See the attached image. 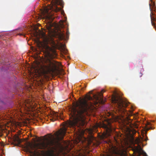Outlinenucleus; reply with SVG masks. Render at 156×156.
I'll use <instances>...</instances> for the list:
<instances>
[{
    "label": "nucleus",
    "instance_id": "9b49d317",
    "mask_svg": "<svg viewBox=\"0 0 156 156\" xmlns=\"http://www.w3.org/2000/svg\"><path fill=\"white\" fill-rule=\"evenodd\" d=\"M137 144H138V145L137 146L134 147L135 150L136 152L140 151L142 150L140 145H139L137 142Z\"/></svg>",
    "mask_w": 156,
    "mask_h": 156
},
{
    "label": "nucleus",
    "instance_id": "2eb2a0df",
    "mask_svg": "<svg viewBox=\"0 0 156 156\" xmlns=\"http://www.w3.org/2000/svg\"><path fill=\"white\" fill-rule=\"evenodd\" d=\"M127 120L129 123H130L131 122V121H132L131 120V119H129L128 117H127Z\"/></svg>",
    "mask_w": 156,
    "mask_h": 156
},
{
    "label": "nucleus",
    "instance_id": "a211bd4d",
    "mask_svg": "<svg viewBox=\"0 0 156 156\" xmlns=\"http://www.w3.org/2000/svg\"><path fill=\"white\" fill-rule=\"evenodd\" d=\"M142 75L143 74H142V73H140L139 74V76L140 77H141V76H142Z\"/></svg>",
    "mask_w": 156,
    "mask_h": 156
},
{
    "label": "nucleus",
    "instance_id": "7ed1b4c3",
    "mask_svg": "<svg viewBox=\"0 0 156 156\" xmlns=\"http://www.w3.org/2000/svg\"><path fill=\"white\" fill-rule=\"evenodd\" d=\"M48 65H46L43 63L37 62L34 66V68L36 71L39 73L45 74L48 73H54L56 70V66L53 63L49 61Z\"/></svg>",
    "mask_w": 156,
    "mask_h": 156
},
{
    "label": "nucleus",
    "instance_id": "1a4fd4ad",
    "mask_svg": "<svg viewBox=\"0 0 156 156\" xmlns=\"http://www.w3.org/2000/svg\"><path fill=\"white\" fill-rule=\"evenodd\" d=\"M58 37L60 40H63L65 38L64 34L62 32L60 31L58 34Z\"/></svg>",
    "mask_w": 156,
    "mask_h": 156
},
{
    "label": "nucleus",
    "instance_id": "6e6552de",
    "mask_svg": "<svg viewBox=\"0 0 156 156\" xmlns=\"http://www.w3.org/2000/svg\"><path fill=\"white\" fill-rule=\"evenodd\" d=\"M51 117L52 118L50 119V120L51 121L54 122L58 119L59 116L57 112H52L51 114Z\"/></svg>",
    "mask_w": 156,
    "mask_h": 156
},
{
    "label": "nucleus",
    "instance_id": "f257e3e1",
    "mask_svg": "<svg viewBox=\"0 0 156 156\" xmlns=\"http://www.w3.org/2000/svg\"><path fill=\"white\" fill-rule=\"evenodd\" d=\"M94 106L93 104L87 102L86 100L83 99L79 102H76L71 109V115L72 118V120L67 122L61 130L55 134L58 140H62L65 135L67 128L66 126L74 128H79V130L81 127L86 124V116L88 115L89 113L91 112Z\"/></svg>",
    "mask_w": 156,
    "mask_h": 156
},
{
    "label": "nucleus",
    "instance_id": "412c9836",
    "mask_svg": "<svg viewBox=\"0 0 156 156\" xmlns=\"http://www.w3.org/2000/svg\"><path fill=\"white\" fill-rule=\"evenodd\" d=\"M51 28L50 27H48V30H49Z\"/></svg>",
    "mask_w": 156,
    "mask_h": 156
},
{
    "label": "nucleus",
    "instance_id": "39448f33",
    "mask_svg": "<svg viewBox=\"0 0 156 156\" xmlns=\"http://www.w3.org/2000/svg\"><path fill=\"white\" fill-rule=\"evenodd\" d=\"M45 52L47 55L51 59L55 58L57 56V54L55 48L46 45L45 46Z\"/></svg>",
    "mask_w": 156,
    "mask_h": 156
},
{
    "label": "nucleus",
    "instance_id": "f3484780",
    "mask_svg": "<svg viewBox=\"0 0 156 156\" xmlns=\"http://www.w3.org/2000/svg\"><path fill=\"white\" fill-rule=\"evenodd\" d=\"M99 101H98L94 102V104L96 105L97 104H98V102Z\"/></svg>",
    "mask_w": 156,
    "mask_h": 156
},
{
    "label": "nucleus",
    "instance_id": "f8f14e48",
    "mask_svg": "<svg viewBox=\"0 0 156 156\" xmlns=\"http://www.w3.org/2000/svg\"><path fill=\"white\" fill-rule=\"evenodd\" d=\"M151 2L152 4L149 3V5L150 7V9L151 12H152V9L151 8V7H152V8H154V7L155 6V4L154 3L153 0H151Z\"/></svg>",
    "mask_w": 156,
    "mask_h": 156
},
{
    "label": "nucleus",
    "instance_id": "0eeeda50",
    "mask_svg": "<svg viewBox=\"0 0 156 156\" xmlns=\"http://www.w3.org/2000/svg\"><path fill=\"white\" fill-rule=\"evenodd\" d=\"M101 127L106 129L107 132H110L112 130V126L111 123L109 122H107V124L103 123L101 125Z\"/></svg>",
    "mask_w": 156,
    "mask_h": 156
},
{
    "label": "nucleus",
    "instance_id": "aec40b11",
    "mask_svg": "<svg viewBox=\"0 0 156 156\" xmlns=\"http://www.w3.org/2000/svg\"><path fill=\"white\" fill-rule=\"evenodd\" d=\"M92 92V91H90L89 92V93H91Z\"/></svg>",
    "mask_w": 156,
    "mask_h": 156
},
{
    "label": "nucleus",
    "instance_id": "ddd939ff",
    "mask_svg": "<svg viewBox=\"0 0 156 156\" xmlns=\"http://www.w3.org/2000/svg\"><path fill=\"white\" fill-rule=\"evenodd\" d=\"M58 2H59L60 5L62 6H63L64 3L63 0H59Z\"/></svg>",
    "mask_w": 156,
    "mask_h": 156
},
{
    "label": "nucleus",
    "instance_id": "9d476101",
    "mask_svg": "<svg viewBox=\"0 0 156 156\" xmlns=\"http://www.w3.org/2000/svg\"><path fill=\"white\" fill-rule=\"evenodd\" d=\"M154 15V13L151 12L150 14V17L151 19V23L152 25L154 26L155 25V23L154 22L155 20V19L154 17L152 16V15Z\"/></svg>",
    "mask_w": 156,
    "mask_h": 156
},
{
    "label": "nucleus",
    "instance_id": "423d86ee",
    "mask_svg": "<svg viewBox=\"0 0 156 156\" xmlns=\"http://www.w3.org/2000/svg\"><path fill=\"white\" fill-rule=\"evenodd\" d=\"M42 15L44 18L47 19H49L51 18L52 14L50 13V12L49 10L47 8H45L41 11Z\"/></svg>",
    "mask_w": 156,
    "mask_h": 156
},
{
    "label": "nucleus",
    "instance_id": "4468645a",
    "mask_svg": "<svg viewBox=\"0 0 156 156\" xmlns=\"http://www.w3.org/2000/svg\"><path fill=\"white\" fill-rule=\"evenodd\" d=\"M15 140L19 143H20L21 142L20 140L18 137H17L16 139H15Z\"/></svg>",
    "mask_w": 156,
    "mask_h": 156
},
{
    "label": "nucleus",
    "instance_id": "20e7f679",
    "mask_svg": "<svg viewBox=\"0 0 156 156\" xmlns=\"http://www.w3.org/2000/svg\"><path fill=\"white\" fill-rule=\"evenodd\" d=\"M112 99V102L115 104L119 111L121 112H124L125 108L127 106V103L116 93L113 96Z\"/></svg>",
    "mask_w": 156,
    "mask_h": 156
},
{
    "label": "nucleus",
    "instance_id": "dca6fc26",
    "mask_svg": "<svg viewBox=\"0 0 156 156\" xmlns=\"http://www.w3.org/2000/svg\"><path fill=\"white\" fill-rule=\"evenodd\" d=\"M87 99L89 100H90L92 99V97L90 96H89L87 98Z\"/></svg>",
    "mask_w": 156,
    "mask_h": 156
},
{
    "label": "nucleus",
    "instance_id": "6ab92c4d",
    "mask_svg": "<svg viewBox=\"0 0 156 156\" xmlns=\"http://www.w3.org/2000/svg\"><path fill=\"white\" fill-rule=\"evenodd\" d=\"M102 91V92H105V91L104 90H102V91Z\"/></svg>",
    "mask_w": 156,
    "mask_h": 156
},
{
    "label": "nucleus",
    "instance_id": "4be33fe9",
    "mask_svg": "<svg viewBox=\"0 0 156 156\" xmlns=\"http://www.w3.org/2000/svg\"><path fill=\"white\" fill-rule=\"evenodd\" d=\"M97 100H98V97H97Z\"/></svg>",
    "mask_w": 156,
    "mask_h": 156
},
{
    "label": "nucleus",
    "instance_id": "f03ea898",
    "mask_svg": "<svg viewBox=\"0 0 156 156\" xmlns=\"http://www.w3.org/2000/svg\"><path fill=\"white\" fill-rule=\"evenodd\" d=\"M48 138V139H46V142H43L37 144H33L30 142H27L26 148L27 152L29 153L31 156H37L39 154L37 149L48 150L52 148V147H55L57 142L55 141L54 137L51 135Z\"/></svg>",
    "mask_w": 156,
    "mask_h": 156
}]
</instances>
